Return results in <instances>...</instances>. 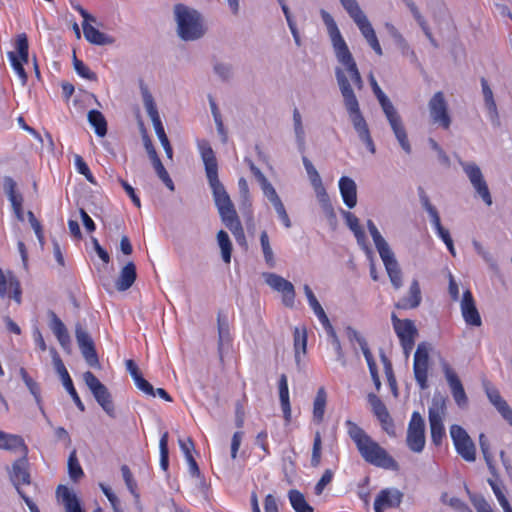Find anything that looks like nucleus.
<instances>
[{
    "instance_id": "obj_35",
    "label": "nucleus",
    "mask_w": 512,
    "mask_h": 512,
    "mask_svg": "<svg viewBox=\"0 0 512 512\" xmlns=\"http://www.w3.org/2000/svg\"><path fill=\"white\" fill-rule=\"evenodd\" d=\"M0 449L12 452L20 451L23 455L27 454V446L21 436L3 431H0Z\"/></svg>"
},
{
    "instance_id": "obj_38",
    "label": "nucleus",
    "mask_w": 512,
    "mask_h": 512,
    "mask_svg": "<svg viewBox=\"0 0 512 512\" xmlns=\"http://www.w3.org/2000/svg\"><path fill=\"white\" fill-rule=\"evenodd\" d=\"M327 404V393L324 387H320L317 390L314 402H313V419L317 424H320L324 420L325 408Z\"/></svg>"
},
{
    "instance_id": "obj_51",
    "label": "nucleus",
    "mask_w": 512,
    "mask_h": 512,
    "mask_svg": "<svg viewBox=\"0 0 512 512\" xmlns=\"http://www.w3.org/2000/svg\"><path fill=\"white\" fill-rule=\"evenodd\" d=\"M16 182L11 177L4 178V188L12 204L23 203V197L16 191Z\"/></svg>"
},
{
    "instance_id": "obj_22",
    "label": "nucleus",
    "mask_w": 512,
    "mask_h": 512,
    "mask_svg": "<svg viewBox=\"0 0 512 512\" xmlns=\"http://www.w3.org/2000/svg\"><path fill=\"white\" fill-rule=\"evenodd\" d=\"M443 370L455 403L461 408L466 407L468 404V397L458 375L448 364L444 365Z\"/></svg>"
},
{
    "instance_id": "obj_17",
    "label": "nucleus",
    "mask_w": 512,
    "mask_h": 512,
    "mask_svg": "<svg viewBox=\"0 0 512 512\" xmlns=\"http://www.w3.org/2000/svg\"><path fill=\"white\" fill-rule=\"evenodd\" d=\"M266 283L275 291L282 294L283 304L292 307L295 300V289L293 284L275 273L264 274Z\"/></svg>"
},
{
    "instance_id": "obj_55",
    "label": "nucleus",
    "mask_w": 512,
    "mask_h": 512,
    "mask_svg": "<svg viewBox=\"0 0 512 512\" xmlns=\"http://www.w3.org/2000/svg\"><path fill=\"white\" fill-rule=\"evenodd\" d=\"M121 473H122V477L124 479V482H125L128 490L130 491V493L135 498H139V494L137 492V482L134 479V477H133V475H132V473L130 471V468L127 465H122Z\"/></svg>"
},
{
    "instance_id": "obj_4",
    "label": "nucleus",
    "mask_w": 512,
    "mask_h": 512,
    "mask_svg": "<svg viewBox=\"0 0 512 512\" xmlns=\"http://www.w3.org/2000/svg\"><path fill=\"white\" fill-rule=\"evenodd\" d=\"M370 86L374 95L376 96L381 108L397 138L401 148L405 151V153L410 154L412 151L406 129L402 123V119L398 114L397 110L389 100V98L382 91L380 86L378 85L373 73H370L368 76Z\"/></svg>"
},
{
    "instance_id": "obj_31",
    "label": "nucleus",
    "mask_w": 512,
    "mask_h": 512,
    "mask_svg": "<svg viewBox=\"0 0 512 512\" xmlns=\"http://www.w3.org/2000/svg\"><path fill=\"white\" fill-rule=\"evenodd\" d=\"M339 190L344 204L348 208H353L357 204V186L353 179L342 176L339 179Z\"/></svg>"
},
{
    "instance_id": "obj_2",
    "label": "nucleus",
    "mask_w": 512,
    "mask_h": 512,
    "mask_svg": "<svg viewBox=\"0 0 512 512\" xmlns=\"http://www.w3.org/2000/svg\"><path fill=\"white\" fill-rule=\"evenodd\" d=\"M197 146L203 160L206 176L212 189L215 205L223 224L231 231L239 245H246L243 226L236 209L225 187L218 177V163L215 153L206 139L197 141Z\"/></svg>"
},
{
    "instance_id": "obj_36",
    "label": "nucleus",
    "mask_w": 512,
    "mask_h": 512,
    "mask_svg": "<svg viewBox=\"0 0 512 512\" xmlns=\"http://www.w3.org/2000/svg\"><path fill=\"white\" fill-rule=\"evenodd\" d=\"M49 317H50V324H49L50 329L56 336L60 345L62 347H66L70 343V336H69L66 326L64 325L62 320L56 315L55 312L49 311Z\"/></svg>"
},
{
    "instance_id": "obj_10",
    "label": "nucleus",
    "mask_w": 512,
    "mask_h": 512,
    "mask_svg": "<svg viewBox=\"0 0 512 512\" xmlns=\"http://www.w3.org/2000/svg\"><path fill=\"white\" fill-rule=\"evenodd\" d=\"M17 52H9L8 57L11 66L17 74L21 84L24 86L27 83L28 76L24 69V64L28 62L29 44L25 33L17 36L16 39Z\"/></svg>"
},
{
    "instance_id": "obj_34",
    "label": "nucleus",
    "mask_w": 512,
    "mask_h": 512,
    "mask_svg": "<svg viewBox=\"0 0 512 512\" xmlns=\"http://www.w3.org/2000/svg\"><path fill=\"white\" fill-rule=\"evenodd\" d=\"M381 259L383 261V264L385 266L386 272L388 274L392 286L396 290L400 289L403 285V275L401 268L394 257V253Z\"/></svg>"
},
{
    "instance_id": "obj_12",
    "label": "nucleus",
    "mask_w": 512,
    "mask_h": 512,
    "mask_svg": "<svg viewBox=\"0 0 512 512\" xmlns=\"http://www.w3.org/2000/svg\"><path fill=\"white\" fill-rule=\"evenodd\" d=\"M429 351V344L421 342L418 344L414 354L413 372L420 389L428 387Z\"/></svg>"
},
{
    "instance_id": "obj_60",
    "label": "nucleus",
    "mask_w": 512,
    "mask_h": 512,
    "mask_svg": "<svg viewBox=\"0 0 512 512\" xmlns=\"http://www.w3.org/2000/svg\"><path fill=\"white\" fill-rule=\"evenodd\" d=\"M441 501H442V503L449 505L450 507H452L453 509H455L458 512H463L466 509V507L468 506L464 501H462L458 497L448 498L447 493L442 494Z\"/></svg>"
},
{
    "instance_id": "obj_63",
    "label": "nucleus",
    "mask_w": 512,
    "mask_h": 512,
    "mask_svg": "<svg viewBox=\"0 0 512 512\" xmlns=\"http://www.w3.org/2000/svg\"><path fill=\"white\" fill-rule=\"evenodd\" d=\"M334 473L331 469H326L324 473L322 474L321 478L315 485V494L320 495L325 487L331 483L333 479Z\"/></svg>"
},
{
    "instance_id": "obj_13",
    "label": "nucleus",
    "mask_w": 512,
    "mask_h": 512,
    "mask_svg": "<svg viewBox=\"0 0 512 512\" xmlns=\"http://www.w3.org/2000/svg\"><path fill=\"white\" fill-rule=\"evenodd\" d=\"M445 415V405L434 404L429 407L428 420L430 426L431 441L435 446L442 445L443 440L446 438V430L444 427L443 418Z\"/></svg>"
},
{
    "instance_id": "obj_64",
    "label": "nucleus",
    "mask_w": 512,
    "mask_h": 512,
    "mask_svg": "<svg viewBox=\"0 0 512 512\" xmlns=\"http://www.w3.org/2000/svg\"><path fill=\"white\" fill-rule=\"evenodd\" d=\"M136 387L146 395L155 397V389L151 383H149L142 374L134 380Z\"/></svg>"
},
{
    "instance_id": "obj_19",
    "label": "nucleus",
    "mask_w": 512,
    "mask_h": 512,
    "mask_svg": "<svg viewBox=\"0 0 512 512\" xmlns=\"http://www.w3.org/2000/svg\"><path fill=\"white\" fill-rule=\"evenodd\" d=\"M75 336L79 348L84 356L85 360L90 366H96L99 363L98 355L94 346V342L91 339L87 331H85L80 324L76 326Z\"/></svg>"
},
{
    "instance_id": "obj_58",
    "label": "nucleus",
    "mask_w": 512,
    "mask_h": 512,
    "mask_svg": "<svg viewBox=\"0 0 512 512\" xmlns=\"http://www.w3.org/2000/svg\"><path fill=\"white\" fill-rule=\"evenodd\" d=\"M239 190L243 198V204L247 206V215L250 220L253 219V211L251 208V202L249 199V188L247 181L244 178H240L238 181Z\"/></svg>"
},
{
    "instance_id": "obj_43",
    "label": "nucleus",
    "mask_w": 512,
    "mask_h": 512,
    "mask_svg": "<svg viewBox=\"0 0 512 512\" xmlns=\"http://www.w3.org/2000/svg\"><path fill=\"white\" fill-rule=\"evenodd\" d=\"M89 123L94 127L95 133L103 137L107 133V122L103 114L98 110H91L88 113Z\"/></svg>"
},
{
    "instance_id": "obj_48",
    "label": "nucleus",
    "mask_w": 512,
    "mask_h": 512,
    "mask_svg": "<svg viewBox=\"0 0 512 512\" xmlns=\"http://www.w3.org/2000/svg\"><path fill=\"white\" fill-rule=\"evenodd\" d=\"M364 357L367 362L369 372H370L371 378L374 382L375 388L377 391H379L381 388V381H380V377L378 374L377 364L374 360V357H373L370 349H366V348L364 349Z\"/></svg>"
},
{
    "instance_id": "obj_59",
    "label": "nucleus",
    "mask_w": 512,
    "mask_h": 512,
    "mask_svg": "<svg viewBox=\"0 0 512 512\" xmlns=\"http://www.w3.org/2000/svg\"><path fill=\"white\" fill-rule=\"evenodd\" d=\"M74 69L75 71L77 72V74L82 77V78H85L87 80H91V81H94L97 79V76L94 72H92L89 67H87L83 61L79 60L76 58V56H74Z\"/></svg>"
},
{
    "instance_id": "obj_21",
    "label": "nucleus",
    "mask_w": 512,
    "mask_h": 512,
    "mask_svg": "<svg viewBox=\"0 0 512 512\" xmlns=\"http://www.w3.org/2000/svg\"><path fill=\"white\" fill-rule=\"evenodd\" d=\"M460 308L463 319L467 325L475 327L482 325L480 313L476 307L473 294L469 289L463 292Z\"/></svg>"
},
{
    "instance_id": "obj_27",
    "label": "nucleus",
    "mask_w": 512,
    "mask_h": 512,
    "mask_svg": "<svg viewBox=\"0 0 512 512\" xmlns=\"http://www.w3.org/2000/svg\"><path fill=\"white\" fill-rule=\"evenodd\" d=\"M142 96H143V102H144L146 112L149 115V117L153 123L155 133H156L157 137L159 138V137L163 136V134H166V133H165L162 121L160 119L156 103L153 99V96L151 95V93L148 91V89L146 87L142 88Z\"/></svg>"
},
{
    "instance_id": "obj_14",
    "label": "nucleus",
    "mask_w": 512,
    "mask_h": 512,
    "mask_svg": "<svg viewBox=\"0 0 512 512\" xmlns=\"http://www.w3.org/2000/svg\"><path fill=\"white\" fill-rule=\"evenodd\" d=\"M428 107L433 123L448 130L451 125V117L444 93L441 91L436 92L430 99Z\"/></svg>"
},
{
    "instance_id": "obj_28",
    "label": "nucleus",
    "mask_w": 512,
    "mask_h": 512,
    "mask_svg": "<svg viewBox=\"0 0 512 512\" xmlns=\"http://www.w3.org/2000/svg\"><path fill=\"white\" fill-rule=\"evenodd\" d=\"M486 395L489 401L497 409L499 414L509 423L512 427V408L508 405L499 392V390L493 386L485 387Z\"/></svg>"
},
{
    "instance_id": "obj_7",
    "label": "nucleus",
    "mask_w": 512,
    "mask_h": 512,
    "mask_svg": "<svg viewBox=\"0 0 512 512\" xmlns=\"http://www.w3.org/2000/svg\"><path fill=\"white\" fill-rule=\"evenodd\" d=\"M450 437L457 454L466 462L476 460V446L467 431L458 424L450 426Z\"/></svg>"
},
{
    "instance_id": "obj_15",
    "label": "nucleus",
    "mask_w": 512,
    "mask_h": 512,
    "mask_svg": "<svg viewBox=\"0 0 512 512\" xmlns=\"http://www.w3.org/2000/svg\"><path fill=\"white\" fill-rule=\"evenodd\" d=\"M462 166L478 195L487 206H491L492 197L480 168L475 163H464Z\"/></svg>"
},
{
    "instance_id": "obj_56",
    "label": "nucleus",
    "mask_w": 512,
    "mask_h": 512,
    "mask_svg": "<svg viewBox=\"0 0 512 512\" xmlns=\"http://www.w3.org/2000/svg\"><path fill=\"white\" fill-rule=\"evenodd\" d=\"M160 465L164 470L169 466L168 432L163 433L159 441Z\"/></svg>"
},
{
    "instance_id": "obj_57",
    "label": "nucleus",
    "mask_w": 512,
    "mask_h": 512,
    "mask_svg": "<svg viewBox=\"0 0 512 512\" xmlns=\"http://www.w3.org/2000/svg\"><path fill=\"white\" fill-rule=\"evenodd\" d=\"M280 404L283 411V416L287 422L291 419V405L289 399V388L279 389Z\"/></svg>"
},
{
    "instance_id": "obj_30",
    "label": "nucleus",
    "mask_w": 512,
    "mask_h": 512,
    "mask_svg": "<svg viewBox=\"0 0 512 512\" xmlns=\"http://www.w3.org/2000/svg\"><path fill=\"white\" fill-rule=\"evenodd\" d=\"M302 162L318 198L321 202L328 201V194L323 186L322 179L318 171L306 156L302 157Z\"/></svg>"
},
{
    "instance_id": "obj_53",
    "label": "nucleus",
    "mask_w": 512,
    "mask_h": 512,
    "mask_svg": "<svg viewBox=\"0 0 512 512\" xmlns=\"http://www.w3.org/2000/svg\"><path fill=\"white\" fill-rule=\"evenodd\" d=\"M261 248L264 254L265 261L269 267H274L275 259L272 248L270 246L269 237L266 231H262L260 234Z\"/></svg>"
},
{
    "instance_id": "obj_45",
    "label": "nucleus",
    "mask_w": 512,
    "mask_h": 512,
    "mask_svg": "<svg viewBox=\"0 0 512 512\" xmlns=\"http://www.w3.org/2000/svg\"><path fill=\"white\" fill-rule=\"evenodd\" d=\"M218 244L221 249L223 261L227 264L231 261L232 244L229 235L224 230L217 233Z\"/></svg>"
},
{
    "instance_id": "obj_54",
    "label": "nucleus",
    "mask_w": 512,
    "mask_h": 512,
    "mask_svg": "<svg viewBox=\"0 0 512 512\" xmlns=\"http://www.w3.org/2000/svg\"><path fill=\"white\" fill-rule=\"evenodd\" d=\"M322 457V438L319 431H317L314 435L313 446H312V455H311V465L313 467H318L321 463Z\"/></svg>"
},
{
    "instance_id": "obj_26",
    "label": "nucleus",
    "mask_w": 512,
    "mask_h": 512,
    "mask_svg": "<svg viewBox=\"0 0 512 512\" xmlns=\"http://www.w3.org/2000/svg\"><path fill=\"white\" fill-rule=\"evenodd\" d=\"M402 494L397 490L383 489L374 501V511L384 512L388 508H395L401 504Z\"/></svg>"
},
{
    "instance_id": "obj_11",
    "label": "nucleus",
    "mask_w": 512,
    "mask_h": 512,
    "mask_svg": "<svg viewBox=\"0 0 512 512\" xmlns=\"http://www.w3.org/2000/svg\"><path fill=\"white\" fill-rule=\"evenodd\" d=\"M426 443L425 422L419 412H413L408 424L406 444L414 453H421Z\"/></svg>"
},
{
    "instance_id": "obj_1",
    "label": "nucleus",
    "mask_w": 512,
    "mask_h": 512,
    "mask_svg": "<svg viewBox=\"0 0 512 512\" xmlns=\"http://www.w3.org/2000/svg\"><path fill=\"white\" fill-rule=\"evenodd\" d=\"M320 15L327 28L336 59L339 63V66L335 68V76L345 107L358 137L365 144L366 148L372 154H375L376 147L374 141L371 137L368 124L361 113L359 102L352 88V84L358 90H362L364 87V82L357 63L334 18L324 9H321Z\"/></svg>"
},
{
    "instance_id": "obj_25",
    "label": "nucleus",
    "mask_w": 512,
    "mask_h": 512,
    "mask_svg": "<svg viewBox=\"0 0 512 512\" xmlns=\"http://www.w3.org/2000/svg\"><path fill=\"white\" fill-rule=\"evenodd\" d=\"M56 496L64 506L65 512H85L76 493L66 485H58Z\"/></svg>"
},
{
    "instance_id": "obj_5",
    "label": "nucleus",
    "mask_w": 512,
    "mask_h": 512,
    "mask_svg": "<svg viewBox=\"0 0 512 512\" xmlns=\"http://www.w3.org/2000/svg\"><path fill=\"white\" fill-rule=\"evenodd\" d=\"M177 32L184 41H193L205 34V27L201 14L184 4H176L174 7Z\"/></svg>"
},
{
    "instance_id": "obj_39",
    "label": "nucleus",
    "mask_w": 512,
    "mask_h": 512,
    "mask_svg": "<svg viewBox=\"0 0 512 512\" xmlns=\"http://www.w3.org/2000/svg\"><path fill=\"white\" fill-rule=\"evenodd\" d=\"M481 87H482V93H483V97H484L485 107L489 113V116H490L491 120L498 121V110H497L496 102L494 100L493 92H492V89L490 88L487 80L484 77L481 78Z\"/></svg>"
},
{
    "instance_id": "obj_62",
    "label": "nucleus",
    "mask_w": 512,
    "mask_h": 512,
    "mask_svg": "<svg viewBox=\"0 0 512 512\" xmlns=\"http://www.w3.org/2000/svg\"><path fill=\"white\" fill-rule=\"evenodd\" d=\"M375 247L380 255V258H384L388 255L393 254L392 250L390 249L389 245L385 241V239L380 234L379 236H376L373 238Z\"/></svg>"
},
{
    "instance_id": "obj_40",
    "label": "nucleus",
    "mask_w": 512,
    "mask_h": 512,
    "mask_svg": "<svg viewBox=\"0 0 512 512\" xmlns=\"http://www.w3.org/2000/svg\"><path fill=\"white\" fill-rule=\"evenodd\" d=\"M295 360L300 362V354H306L307 348V330L305 326L295 327L293 331Z\"/></svg>"
},
{
    "instance_id": "obj_47",
    "label": "nucleus",
    "mask_w": 512,
    "mask_h": 512,
    "mask_svg": "<svg viewBox=\"0 0 512 512\" xmlns=\"http://www.w3.org/2000/svg\"><path fill=\"white\" fill-rule=\"evenodd\" d=\"M488 483L504 512H512V507L510 506L509 501L507 500L500 486V480L497 481V479H488Z\"/></svg>"
},
{
    "instance_id": "obj_23",
    "label": "nucleus",
    "mask_w": 512,
    "mask_h": 512,
    "mask_svg": "<svg viewBox=\"0 0 512 512\" xmlns=\"http://www.w3.org/2000/svg\"><path fill=\"white\" fill-rule=\"evenodd\" d=\"M419 197L423 207L428 212L431 218V223L438 237L441 238L445 244L447 242L450 243V240H452V238L450 236L449 231L442 226L438 211L431 204L429 197L426 195L425 191L422 188H419Z\"/></svg>"
},
{
    "instance_id": "obj_50",
    "label": "nucleus",
    "mask_w": 512,
    "mask_h": 512,
    "mask_svg": "<svg viewBox=\"0 0 512 512\" xmlns=\"http://www.w3.org/2000/svg\"><path fill=\"white\" fill-rule=\"evenodd\" d=\"M68 472L70 478L74 481H78L84 475V472L77 459L75 450L70 453L68 458Z\"/></svg>"
},
{
    "instance_id": "obj_20",
    "label": "nucleus",
    "mask_w": 512,
    "mask_h": 512,
    "mask_svg": "<svg viewBox=\"0 0 512 512\" xmlns=\"http://www.w3.org/2000/svg\"><path fill=\"white\" fill-rule=\"evenodd\" d=\"M9 476L12 484L21 496V493H24L21 489V485H29L31 483L26 455H23V457L13 462Z\"/></svg>"
},
{
    "instance_id": "obj_16",
    "label": "nucleus",
    "mask_w": 512,
    "mask_h": 512,
    "mask_svg": "<svg viewBox=\"0 0 512 512\" xmlns=\"http://www.w3.org/2000/svg\"><path fill=\"white\" fill-rule=\"evenodd\" d=\"M76 10L83 17L82 29L85 39L95 45L111 44L113 39L100 32L90 22H95V17L89 14L83 7L78 6Z\"/></svg>"
},
{
    "instance_id": "obj_49",
    "label": "nucleus",
    "mask_w": 512,
    "mask_h": 512,
    "mask_svg": "<svg viewBox=\"0 0 512 512\" xmlns=\"http://www.w3.org/2000/svg\"><path fill=\"white\" fill-rule=\"evenodd\" d=\"M20 375L25 385L29 389L30 393L34 396L36 402L38 404L41 403V390L40 386L36 381H34L28 374L25 368L20 369Z\"/></svg>"
},
{
    "instance_id": "obj_8",
    "label": "nucleus",
    "mask_w": 512,
    "mask_h": 512,
    "mask_svg": "<svg viewBox=\"0 0 512 512\" xmlns=\"http://www.w3.org/2000/svg\"><path fill=\"white\" fill-rule=\"evenodd\" d=\"M83 379L102 409L110 417H115V407L108 388L91 371H86Z\"/></svg>"
},
{
    "instance_id": "obj_33",
    "label": "nucleus",
    "mask_w": 512,
    "mask_h": 512,
    "mask_svg": "<svg viewBox=\"0 0 512 512\" xmlns=\"http://www.w3.org/2000/svg\"><path fill=\"white\" fill-rule=\"evenodd\" d=\"M137 278L136 265L130 261L120 271L115 281L117 291L123 292L132 287Z\"/></svg>"
},
{
    "instance_id": "obj_9",
    "label": "nucleus",
    "mask_w": 512,
    "mask_h": 512,
    "mask_svg": "<svg viewBox=\"0 0 512 512\" xmlns=\"http://www.w3.org/2000/svg\"><path fill=\"white\" fill-rule=\"evenodd\" d=\"M391 321L404 353L409 355L414 348L415 338L418 335L414 322L410 319H399L395 313H392Z\"/></svg>"
},
{
    "instance_id": "obj_6",
    "label": "nucleus",
    "mask_w": 512,
    "mask_h": 512,
    "mask_svg": "<svg viewBox=\"0 0 512 512\" xmlns=\"http://www.w3.org/2000/svg\"><path fill=\"white\" fill-rule=\"evenodd\" d=\"M340 2L347 11V13L349 14V16L357 25L358 29L360 30L362 36L365 38L369 46L378 56H381L383 54V51L377 38V35L375 33V30L372 27L365 13L361 10L357 1L340 0Z\"/></svg>"
},
{
    "instance_id": "obj_46",
    "label": "nucleus",
    "mask_w": 512,
    "mask_h": 512,
    "mask_svg": "<svg viewBox=\"0 0 512 512\" xmlns=\"http://www.w3.org/2000/svg\"><path fill=\"white\" fill-rule=\"evenodd\" d=\"M488 483L504 512H512V507L510 506L509 501L507 500L500 486V480L497 481V479H488Z\"/></svg>"
},
{
    "instance_id": "obj_32",
    "label": "nucleus",
    "mask_w": 512,
    "mask_h": 512,
    "mask_svg": "<svg viewBox=\"0 0 512 512\" xmlns=\"http://www.w3.org/2000/svg\"><path fill=\"white\" fill-rule=\"evenodd\" d=\"M56 368H57V372L59 373L60 378L62 380L63 386L65 387V389L67 390V392L69 393L71 398L73 399L75 405L77 406V408L80 411H84L85 406H84L83 402L81 401V399L74 387L73 381H72L66 367L64 366L63 362L60 359H58V361L56 363Z\"/></svg>"
},
{
    "instance_id": "obj_37",
    "label": "nucleus",
    "mask_w": 512,
    "mask_h": 512,
    "mask_svg": "<svg viewBox=\"0 0 512 512\" xmlns=\"http://www.w3.org/2000/svg\"><path fill=\"white\" fill-rule=\"evenodd\" d=\"M479 446L481 449V452L483 454L484 460L487 464V467L492 474V477L490 479H497V481L500 480L499 474L497 473L494 461H493V455L491 453V446L488 438L484 433H481L479 435Z\"/></svg>"
},
{
    "instance_id": "obj_61",
    "label": "nucleus",
    "mask_w": 512,
    "mask_h": 512,
    "mask_svg": "<svg viewBox=\"0 0 512 512\" xmlns=\"http://www.w3.org/2000/svg\"><path fill=\"white\" fill-rule=\"evenodd\" d=\"M470 501L477 512H494L490 504L480 495H471Z\"/></svg>"
},
{
    "instance_id": "obj_29",
    "label": "nucleus",
    "mask_w": 512,
    "mask_h": 512,
    "mask_svg": "<svg viewBox=\"0 0 512 512\" xmlns=\"http://www.w3.org/2000/svg\"><path fill=\"white\" fill-rule=\"evenodd\" d=\"M422 301V293L419 281L417 279H413L410 283L409 290L407 295L399 299V301L395 304L398 309H415L417 308Z\"/></svg>"
},
{
    "instance_id": "obj_3",
    "label": "nucleus",
    "mask_w": 512,
    "mask_h": 512,
    "mask_svg": "<svg viewBox=\"0 0 512 512\" xmlns=\"http://www.w3.org/2000/svg\"><path fill=\"white\" fill-rule=\"evenodd\" d=\"M348 436L355 444L365 462L375 467L397 471V461L377 441L368 435L357 423L348 419L345 421Z\"/></svg>"
},
{
    "instance_id": "obj_42",
    "label": "nucleus",
    "mask_w": 512,
    "mask_h": 512,
    "mask_svg": "<svg viewBox=\"0 0 512 512\" xmlns=\"http://www.w3.org/2000/svg\"><path fill=\"white\" fill-rule=\"evenodd\" d=\"M289 501L296 512H314L313 507L306 501L303 493L292 489L288 493Z\"/></svg>"
},
{
    "instance_id": "obj_44",
    "label": "nucleus",
    "mask_w": 512,
    "mask_h": 512,
    "mask_svg": "<svg viewBox=\"0 0 512 512\" xmlns=\"http://www.w3.org/2000/svg\"><path fill=\"white\" fill-rule=\"evenodd\" d=\"M152 166L157 174V176L160 178V180L165 184V186L170 189L171 191L174 190V183L169 176V173L165 169L161 159L158 155H155L153 159H151Z\"/></svg>"
},
{
    "instance_id": "obj_18",
    "label": "nucleus",
    "mask_w": 512,
    "mask_h": 512,
    "mask_svg": "<svg viewBox=\"0 0 512 512\" xmlns=\"http://www.w3.org/2000/svg\"><path fill=\"white\" fill-rule=\"evenodd\" d=\"M367 400L382 429L388 434H394V422L383 401L374 393H369Z\"/></svg>"
},
{
    "instance_id": "obj_24",
    "label": "nucleus",
    "mask_w": 512,
    "mask_h": 512,
    "mask_svg": "<svg viewBox=\"0 0 512 512\" xmlns=\"http://www.w3.org/2000/svg\"><path fill=\"white\" fill-rule=\"evenodd\" d=\"M0 296L13 298L17 303L21 302L20 283L14 274L8 271L6 274L0 268Z\"/></svg>"
},
{
    "instance_id": "obj_52",
    "label": "nucleus",
    "mask_w": 512,
    "mask_h": 512,
    "mask_svg": "<svg viewBox=\"0 0 512 512\" xmlns=\"http://www.w3.org/2000/svg\"><path fill=\"white\" fill-rule=\"evenodd\" d=\"M74 166L76 171L83 175L86 180L92 184H95V177L93 176L88 164L85 162L82 156L76 154L74 156Z\"/></svg>"
},
{
    "instance_id": "obj_41",
    "label": "nucleus",
    "mask_w": 512,
    "mask_h": 512,
    "mask_svg": "<svg viewBox=\"0 0 512 512\" xmlns=\"http://www.w3.org/2000/svg\"><path fill=\"white\" fill-rule=\"evenodd\" d=\"M304 292H305V295L307 297V300H308V303H309L310 307L312 308V310L314 311V313L318 317L319 321L323 325H329V319H328L324 309L322 308L321 304L318 302V300H317L316 296L314 295L313 291L309 287V285H307V284L304 285Z\"/></svg>"
}]
</instances>
